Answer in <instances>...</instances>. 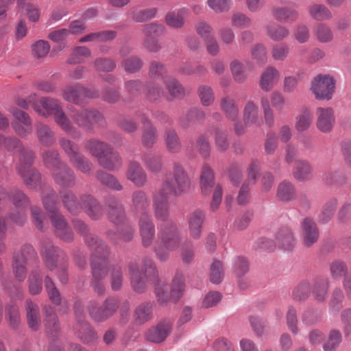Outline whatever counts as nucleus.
<instances>
[{"label":"nucleus","mask_w":351,"mask_h":351,"mask_svg":"<svg viewBox=\"0 0 351 351\" xmlns=\"http://www.w3.org/2000/svg\"><path fill=\"white\" fill-rule=\"evenodd\" d=\"M108 215L110 221L114 224L121 223L125 219V210L123 205L115 198L108 201Z\"/></svg>","instance_id":"58836bf2"},{"label":"nucleus","mask_w":351,"mask_h":351,"mask_svg":"<svg viewBox=\"0 0 351 351\" xmlns=\"http://www.w3.org/2000/svg\"><path fill=\"white\" fill-rule=\"evenodd\" d=\"M49 217L58 237L65 241L73 240V233L64 217L60 212L50 215Z\"/></svg>","instance_id":"412c9836"},{"label":"nucleus","mask_w":351,"mask_h":351,"mask_svg":"<svg viewBox=\"0 0 351 351\" xmlns=\"http://www.w3.org/2000/svg\"><path fill=\"white\" fill-rule=\"evenodd\" d=\"M40 253L46 267L50 271H53L57 267L56 263L58 258L63 254L62 252L54 247L49 241L43 242Z\"/></svg>","instance_id":"b1692460"},{"label":"nucleus","mask_w":351,"mask_h":351,"mask_svg":"<svg viewBox=\"0 0 351 351\" xmlns=\"http://www.w3.org/2000/svg\"><path fill=\"white\" fill-rule=\"evenodd\" d=\"M313 120V115L309 109L305 108L302 110L296 117L295 130L300 132L307 130L310 128Z\"/></svg>","instance_id":"864d4df0"},{"label":"nucleus","mask_w":351,"mask_h":351,"mask_svg":"<svg viewBox=\"0 0 351 351\" xmlns=\"http://www.w3.org/2000/svg\"><path fill=\"white\" fill-rule=\"evenodd\" d=\"M136 119L143 125L142 143L145 147L150 148L157 141V130L143 113L139 112L136 114Z\"/></svg>","instance_id":"6ab92c4d"},{"label":"nucleus","mask_w":351,"mask_h":351,"mask_svg":"<svg viewBox=\"0 0 351 351\" xmlns=\"http://www.w3.org/2000/svg\"><path fill=\"white\" fill-rule=\"evenodd\" d=\"M159 243L154 245L156 258L165 262L169 258V251L177 250L181 243L180 232L177 224L173 221L161 223L158 228Z\"/></svg>","instance_id":"f03ea898"},{"label":"nucleus","mask_w":351,"mask_h":351,"mask_svg":"<svg viewBox=\"0 0 351 351\" xmlns=\"http://www.w3.org/2000/svg\"><path fill=\"white\" fill-rule=\"evenodd\" d=\"M60 196L64 206L70 213L73 215H77L81 211L82 206L77 201L76 196L71 191H62L60 192Z\"/></svg>","instance_id":"09e8293b"},{"label":"nucleus","mask_w":351,"mask_h":351,"mask_svg":"<svg viewBox=\"0 0 351 351\" xmlns=\"http://www.w3.org/2000/svg\"><path fill=\"white\" fill-rule=\"evenodd\" d=\"M337 200L335 198L328 200L323 206L322 210L319 215V221L322 223L328 222L336 209Z\"/></svg>","instance_id":"0e129e2a"},{"label":"nucleus","mask_w":351,"mask_h":351,"mask_svg":"<svg viewBox=\"0 0 351 351\" xmlns=\"http://www.w3.org/2000/svg\"><path fill=\"white\" fill-rule=\"evenodd\" d=\"M43 203L45 210L49 213V216L59 213L58 209V197L53 190H50L47 195L43 197Z\"/></svg>","instance_id":"e2e57ef3"},{"label":"nucleus","mask_w":351,"mask_h":351,"mask_svg":"<svg viewBox=\"0 0 351 351\" xmlns=\"http://www.w3.org/2000/svg\"><path fill=\"white\" fill-rule=\"evenodd\" d=\"M73 224L76 232L84 237V240L88 247L91 250L92 254L95 252L97 245L100 244L106 245L96 235L89 233L87 226L81 220L75 219L73 221Z\"/></svg>","instance_id":"bb28decb"},{"label":"nucleus","mask_w":351,"mask_h":351,"mask_svg":"<svg viewBox=\"0 0 351 351\" xmlns=\"http://www.w3.org/2000/svg\"><path fill=\"white\" fill-rule=\"evenodd\" d=\"M311 16L316 21L328 20L332 18L329 9L322 4H313L309 8Z\"/></svg>","instance_id":"bf43d9fd"},{"label":"nucleus","mask_w":351,"mask_h":351,"mask_svg":"<svg viewBox=\"0 0 351 351\" xmlns=\"http://www.w3.org/2000/svg\"><path fill=\"white\" fill-rule=\"evenodd\" d=\"M335 89V80L330 75L319 74L311 82V90L317 99H331Z\"/></svg>","instance_id":"4468645a"},{"label":"nucleus","mask_w":351,"mask_h":351,"mask_svg":"<svg viewBox=\"0 0 351 351\" xmlns=\"http://www.w3.org/2000/svg\"><path fill=\"white\" fill-rule=\"evenodd\" d=\"M126 177L128 180L138 187L145 186L147 181L146 173L141 165L136 161L130 162Z\"/></svg>","instance_id":"c756f323"},{"label":"nucleus","mask_w":351,"mask_h":351,"mask_svg":"<svg viewBox=\"0 0 351 351\" xmlns=\"http://www.w3.org/2000/svg\"><path fill=\"white\" fill-rule=\"evenodd\" d=\"M191 187V180L184 168L179 163H174L172 171L165 174L159 189L178 197L189 193Z\"/></svg>","instance_id":"20e7f679"},{"label":"nucleus","mask_w":351,"mask_h":351,"mask_svg":"<svg viewBox=\"0 0 351 351\" xmlns=\"http://www.w3.org/2000/svg\"><path fill=\"white\" fill-rule=\"evenodd\" d=\"M36 252L30 245H24L20 252H14L12 256V272L19 282L23 281L27 275V260L35 256Z\"/></svg>","instance_id":"2eb2a0df"},{"label":"nucleus","mask_w":351,"mask_h":351,"mask_svg":"<svg viewBox=\"0 0 351 351\" xmlns=\"http://www.w3.org/2000/svg\"><path fill=\"white\" fill-rule=\"evenodd\" d=\"M274 18L280 22L293 23L299 19L298 10L288 7L275 6L271 10Z\"/></svg>","instance_id":"473e14b6"},{"label":"nucleus","mask_w":351,"mask_h":351,"mask_svg":"<svg viewBox=\"0 0 351 351\" xmlns=\"http://www.w3.org/2000/svg\"><path fill=\"white\" fill-rule=\"evenodd\" d=\"M53 119L56 123L66 134L73 137L75 136L77 130L64 112L62 107L59 108V110L53 115Z\"/></svg>","instance_id":"49530a36"},{"label":"nucleus","mask_w":351,"mask_h":351,"mask_svg":"<svg viewBox=\"0 0 351 351\" xmlns=\"http://www.w3.org/2000/svg\"><path fill=\"white\" fill-rule=\"evenodd\" d=\"M85 212L92 219H98L103 215V209L99 203L90 195H84L81 198Z\"/></svg>","instance_id":"ea45409f"},{"label":"nucleus","mask_w":351,"mask_h":351,"mask_svg":"<svg viewBox=\"0 0 351 351\" xmlns=\"http://www.w3.org/2000/svg\"><path fill=\"white\" fill-rule=\"evenodd\" d=\"M277 245L286 250H291L295 245V241L291 231L287 228H282L276 235Z\"/></svg>","instance_id":"8fccbe9b"},{"label":"nucleus","mask_w":351,"mask_h":351,"mask_svg":"<svg viewBox=\"0 0 351 351\" xmlns=\"http://www.w3.org/2000/svg\"><path fill=\"white\" fill-rule=\"evenodd\" d=\"M163 83L169 97V99H180L185 96L186 90L184 87L175 77L172 76H167L164 78Z\"/></svg>","instance_id":"72a5a7b5"},{"label":"nucleus","mask_w":351,"mask_h":351,"mask_svg":"<svg viewBox=\"0 0 351 351\" xmlns=\"http://www.w3.org/2000/svg\"><path fill=\"white\" fill-rule=\"evenodd\" d=\"M9 198L14 208L10 212L8 217L14 223L23 226L27 219L25 210L29 204V198L18 189L10 191Z\"/></svg>","instance_id":"9b49d317"},{"label":"nucleus","mask_w":351,"mask_h":351,"mask_svg":"<svg viewBox=\"0 0 351 351\" xmlns=\"http://www.w3.org/2000/svg\"><path fill=\"white\" fill-rule=\"evenodd\" d=\"M252 65L249 60L241 62L234 60L230 63V70L232 77L237 83H243L247 78V69H250Z\"/></svg>","instance_id":"7c9ffc66"},{"label":"nucleus","mask_w":351,"mask_h":351,"mask_svg":"<svg viewBox=\"0 0 351 351\" xmlns=\"http://www.w3.org/2000/svg\"><path fill=\"white\" fill-rule=\"evenodd\" d=\"M243 121L245 127H259L263 123L259 115L258 106L252 101H248L243 108Z\"/></svg>","instance_id":"cd10ccee"},{"label":"nucleus","mask_w":351,"mask_h":351,"mask_svg":"<svg viewBox=\"0 0 351 351\" xmlns=\"http://www.w3.org/2000/svg\"><path fill=\"white\" fill-rule=\"evenodd\" d=\"M98 96V92L89 90L80 84H68L62 89V98L78 106L85 104L87 99Z\"/></svg>","instance_id":"f8f14e48"},{"label":"nucleus","mask_w":351,"mask_h":351,"mask_svg":"<svg viewBox=\"0 0 351 351\" xmlns=\"http://www.w3.org/2000/svg\"><path fill=\"white\" fill-rule=\"evenodd\" d=\"M45 314L44 326L45 331L49 338L53 339L60 333V326L57 315L53 307L45 305L43 308Z\"/></svg>","instance_id":"aec40b11"},{"label":"nucleus","mask_w":351,"mask_h":351,"mask_svg":"<svg viewBox=\"0 0 351 351\" xmlns=\"http://www.w3.org/2000/svg\"><path fill=\"white\" fill-rule=\"evenodd\" d=\"M266 30L268 36L274 41H282L289 35L287 27L276 23L267 25Z\"/></svg>","instance_id":"6e6d98bb"},{"label":"nucleus","mask_w":351,"mask_h":351,"mask_svg":"<svg viewBox=\"0 0 351 351\" xmlns=\"http://www.w3.org/2000/svg\"><path fill=\"white\" fill-rule=\"evenodd\" d=\"M280 79V73L273 66L267 67L261 75L260 85L265 91H269Z\"/></svg>","instance_id":"a19ab883"},{"label":"nucleus","mask_w":351,"mask_h":351,"mask_svg":"<svg viewBox=\"0 0 351 351\" xmlns=\"http://www.w3.org/2000/svg\"><path fill=\"white\" fill-rule=\"evenodd\" d=\"M25 310L28 326L34 331L38 330L40 326V311L38 305L32 300H27Z\"/></svg>","instance_id":"4c0bfd02"},{"label":"nucleus","mask_w":351,"mask_h":351,"mask_svg":"<svg viewBox=\"0 0 351 351\" xmlns=\"http://www.w3.org/2000/svg\"><path fill=\"white\" fill-rule=\"evenodd\" d=\"M85 148L97 158L98 162L102 157L109 154L112 149V147L109 144L95 138L87 141Z\"/></svg>","instance_id":"e433bc0d"},{"label":"nucleus","mask_w":351,"mask_h":351,"mask_svg":"<svg viewBox=\"0 0 351 351\" xmlns=\"http://www.w3.org/2000/svg\"><path fill=\"white\" fill-rule=\"evenodd\" d=\"M153 303L145 302L138 305L134 311L133 318L136 324L141 325L153 317Z\"/></svg>","instance_id":"f704fd0d"},{"label":"nucleus","mask_w":351,"mask_h":351,"mask_svg":"<svg viewBox=\"0 0 351 351\" xmlns=\"http://www.w3.org/2000/svg\"><path fill=\"white\" fill-rule=\"evenodd\" d=\"M215 145L220 152L226 151L230 145L228 134L226 130L219 128L214 129Z\"/></svg>","instance_id":"680f3d73"},{"label":"nucleus","mask_w":351,"mask_h":351,"mask_svg":"<svg viewBox=\"0 0 351 351\" xmlns=\"http://www.w3.org/2000/svg\"><path fill=\"white\" fill-rule=\"evenodd\" d=\"M91 56V51L83 46L77 47L73 49L71 57L67 62L69 64H80L84 62L85 58Z\"/></svg>","instance_id":"338daca9"},{"label":"nucleus","mask_w":351,"mask_h":351,"mask_svg":"<svg viewBox=\"0 0 351 351\" xmlns=\"http://www.w3.org/2000/svg\"><path fill=\"white\" fill-rule=\"evenodd\" d=\"M186 8H181L168 12L165 17L166 24L173 29H180L184 25V16L186 14Z\"/></svg>","instance_id":"c03bdc74"},{"label":"nucleus","mask_w":351,"mask_h":351,"mask_svg":"<svg viewBox=\"0 0 351 351\" xmlns=\"http://www.w3.org/2000/svg\"><path fill=\"white\" fill-rule=\"evenodd\" d=\"M59 143L64 152L69 158L71 162L80 171L88 173L91 169L90 163L79 152L78 145L64 137L59 139Z\"/></svg>","instance_id":"ddd939ff"},{"label":"nucleus","mask_w":351,"mask_h":351,"mask_svg":"<svg viewBox=\"0 0 351 351\" xmlns=\"http://www.w3.org/2000/svg\"><path fill=\"white\" fill-rule=\"evenodd\" d=\"M45 287L49 300L56 306L61 304L62 298L58 289L56 288L52 279L47 276L44 280Z\"/></svg>","instance_id":"052dcab7"},{"label":"nucleus","mask_w":351,"mask_h":351,"mask_svg":"<svg viewBox=\"0 0 351 351\" xmlns=\"http://www.w3.org/2000/svg\"><path fill=\"white\" fill-rule=\"evenodd\" d=\"M200 189L204 196H208L213 191L210 209L217 210L221 202L223 189L220 184L215 185L214 171L207 164L204 165L201 170Z\"/></svg>","instance_id":"423d86ee"},{"label":"nucleus","mask_w":351,"mask_h":351,"mask_svg":"<svg viewBox=\"0 0 351 351\" xmlns=\"http://www.w3.org/2000/svg\"><path fill=\"white\" fill-rule=\"evenodd\" d=\"M52 176L58 185L69 188L75 184V177L73 171L66 164L60 167L59 170L52 172Z\"/></svg>","instance_id":"c85d7f7f"},{"label":"nucleus","mask_w":351,"mask_h":351,"mask_svg":"<svg viewBox=\"0 0 351 351\" xmlns=\"http://www.w3.org/2000/svg\"><path fill=\"white\" fill-rule=\"evenodd\" d=\"M205 217V213L200 209H195L189 213L187 216L189 231L193 239H200Z\"/></svg>","instance_id":"5701e85b"},{"label":"nucleus","mask_w":351,"mask_h":351,"mask_svg":"<svg viewBox=\"0 0 351 351\" xmlns=\"http://www.w3.org/2000/svg\"><path fill=\"white\" fill-rule=\"evenodd\" d=\"M29 102L32 103L34 110L44 117H48L51 114L54 115L59 108H62L61 102L58 99L52 97H42L37 100L35 94L29 96Z\"/></svg>","instance_id":"dca6fc26"},{"label":"nucleus","mask_w":351,"mask_h":351,"mask_svg":"<svg viewBox=\"0 0 351 351\" xmlns=\"http://www.w3.org/2000/svg\"><path fill=\"white\" fill-rule=\"evenodd\" d=\"M99 163L104 168L112 171L119 169L122 165V160L119 154L112 147L110 153L102 157Z\"/></svg>","instance_id":"3c124183"},{"label":"nucleus","mask_w":351,"mask_h":351,"mask_svg":"<svg viewBox=\"0 0 351 351\" xmlns=\"http://www.w3.org/2000/svg\"><path fill=\"white\" fill-rule=\"evenodd\" d=\"M97 178L102 184L112 190L119 191L123 189L122 185L114 176L103 171H97Z\"/></svg>","instance_id":"13d9d810"},{"label":"nucleus","mask_w":351,"mask_h":351,"mask_svg":"<svg viewBox=\"0 0 351 351\" xmlns=\"http://www.w3.org/2000/svg\"><path fill=\"white\" fill-rule=\"evenodd\" d=\"M302 235L305 246L311 247L319 238V230L315 222L309 217H306L301 223Z\"/></svg>","instance_id":"393cba45"},{"label":"nucleus","mask_w":351,"mask_h":351,"mask_svg":"<svg viewBox=\"0 0 351 351\" xmlns=\"http://www.w3.org/2000/svg\"><path fill=\"white\" fill-rule=\"evenodd\" d=\"M171 330V324L167 321L158 323L155 327L147 330L145 339L151 342L159 343L165 340Z\"/></svg>","instance_id":"a878e982"},{"label":"nucleus","mask_w":351,"mask_h":351,"mask_svg":"<svg viewBox=\"0 0 351 351\" xmlns=\"http://www.w3.org/2000/svg\"><path fill=\"white\" fill-rule=\"evenodd\" d=\"M165 138L166 147L169 152L178 153L181 150V141L175 130L171 128L166 130Z\"/></svg>","instance_id":"603ef678"},{"label":"nucleus","mask_w":351,"mask_h":351,"mask_svg":"<svg viewBox=\"0 0 351 351\" xmlns=\"http://www.w3.org/2000/svg\"><path fill=\"white\" fill-rule=\"evenodd\" d=\"M292 174L298 182H307L313 178V169L310 162L306 160H298L295 162Z\"/></svg>","instance_id":"2f4dec72"},{"label":"nucleus","mask_w":351,"mask_h":351,"mask_svg":"<svg viewBox=\"0 0 351 351\" xmlns=\"http://www.w3.org/2000/svg\"><path fill=\"white\" fill-rule=\"evenodd\" d=\"M149 200L147 194L143 191H136L132 195L131 208L136 213L147 214L149 208Z\"/></svg>","instance_id":"c9c22d12"},{"label":"nucleus","mask_w":351,"mask_h":351,"mask_svg":"<svg viewBox=\"0 0 351 351\" xmlns=\"http://www.w3.org/2000/svg\"><path fill=\"white\" fill-rule=\"evenodd\" d=\"M316 117V127L321 132L328 134L332 132L335 124V112L332 108H317Z\"/></svg>","instance_id":"a211bd4d"},{"label":"nucleus","mask_w":351,"mask_h":351,"mask_svg":"<svg viewBox=\"0 0 351 351\" xmlns=\"http://www.w3.org/2000/svg\"><path fill=\"white\" fill-rule=\"evenodd\" d=\"M42 158L45 166L52 171V172L59 170L64 163L62 162L60 154L57 150L48 149L42 154Z\"/></svg>","instance_id":"37998d69"},{"label":"nucleus","mask_w":351,"mask_h":351,"mask_svg":"<svg viewBox=\"0 0 351 351\" xmlns=\"http://www.w3.org/2000/svg\"><path fill=\"white\" fill-rule=\"evenodd\" d=\"M74 311L77 319L74 326L75 335L84 343L94 342L97 339V336L88 322L84 319L85 313L83 311V305L81 300L78 299L75 300Z\"/></svg>","instance_id":"1a4fd4ad"},{"label":"nucleus","mask_w":351,"mask_h":351,"mask_svg":"<svg viewBox=\"0 0 351 351\" xmlns=\"http://www.w3.org/2000/svg\"><path fill=\"white\" fill-rule=\"evenodd\" d=\"M276 197L281 202H290L296 197L294 185L289 181L284 180L277 188Z\"/></svg>","instance_id":"de8ad7c7"},{"label":"nucleus","mask_w":351,"mask_h":351,"mask_svg":"<svg viewBox=\"0 0 351 351\" xmlns=\"http://www.w3.org/2000/svg\"><path fill=\"white\" fill-rule=\"evenodd\" d=\"M70 117L76 125L89 132H93L95 125L104 127L106 125L104 116L95 108L77 110L71 108Z\"/></svg>","instance_id":"0eeeda50"},{"label":"nucleus","mask_w":351,"mask_h":351,"mask_svg":"<svg viewBox=\"0 0 351 351\" xmlns=\"http://www.w3.org/2000/svg\"><path fill=\"white\" fill-rule=\"evenodd\" d=\"M329 282L327 279L317 280L313 287V294L315 298L319 301H324L328 292Z\"/></svg>","instance_id":"774afa93"},{"label":"nucleus","mask_w":351,"mask_h":351,"mask_svg":"<svg viewBox=\"0 0 351 351\" xmlns=\"http://www.w3.org/2000/svg\"><path fill=\"white\" fill-rule=\"evenodd\" d=\"M184 276L182 273L177 272L172 282L170 297L167 292V285L158 280L155 293L160 304H166L170 299H172L174 302L178 301L182 297L184 291Z\"/></svg>","instance_id":"6e6552de"},{"label":"nucleus","mask_w":351,"mask_h":351,"mask_svg":"<svg viewBox=\"0 0 351 351\" xmlns=\"http://www.w3.org/2000/svg\"><path fill=\"white\" fill-rule=\"evenodd\" d=\"M94 249L90 257L93 275L90 286L97 295H103L106 292L104 280L108 274L110 252L107 245L102 243Z\"/></svg>","instance_id":"7ed1b4c3"},{"label":"nucleus","mask_w":351,"mask_h":351,"mask_svg":"<svg viewBox=\"0 0 351 351\" xmlns=\"http://www.w3.org/2000/svg\"><path fill=\"white\" fill-rule=\"evenodd\" d=\"M138 227L143 245L145 247L151 246L155 239V226L148 214L141 216Z\"/></svg>","instance_id":"4be33fe9"},{"label":"nucleus","mask_w":351,"mask_h":351,"mask_svg":"<svg viewBox=\"0 0 351 351\" xmlns=\"http://www.w3.org/2000/svg\"><path fill=\"white\" fill-rule=\"evenodd\" d=\"M5 318L9 326L13 329L17 328L21 323L19 308L12 301L5 306Z\"/></svg>","instance_id":"4d7b16f0"},{"label":"nucleus","mask_w":351,"mask_h":351,"mask_svg":"<svg viewBox=\"0 0 351 351\" xmlns=\"http://www.w3.org/2000/svg\"><path fill=\"white\" fill-rule=\"evenodd\" d=\"M29 291L32 295H38L41 293L42 276L38 271H32L28 278Z\"/></svg>","instance_id":"69168bd1"},{"label":"nucleus","mask_w":351,"mask_h":351,"mask_svg":"<svg viewBox=\"0 0 351 351\" xmlns=\"http://www.w3.org/2000/svg\"><path fill=\"white\" fill-rule=\"evenodd\" d=\"M171 195L158 189L152 195L153 209L156 219L168 221L170 215L169 197Z\"/></svg>","instance_id":"f3484780"},{"label":"nucleus","mask_w":351,"mask_h":351,"mask_svg":"<svg viewBox=\"0 0 351 351\" xmlns=\"http://www.w3.org/2000/svg\"><path fill=\"white\" fill-rule=\"evenodd\" d=\"M131 285L138 293H143L147 288L149 280L157 278L158 271L153 260L144 256L141 263H131L129 265Z\"/></svg>","instance_id":"39448f33"},{"label":"nucleus","mask_w":351,"mask_h":351,"mask_svg":"<svg viewBox=\"0 0 351 351\" xmlns=\"http://www.w3.org/2000/svg\"><path fill=\"white\" fill-rule=\"evenodd\" d=\"M119 306L117 298L108 297L100 306L95 300L89 302L87 311L90 317L95 322H103L112 317Z\"/></svg>","instance_id":"9d476101"},{"label":"nucleus","mask_w":351,"mask_h":351,"mask_svg":"<svg viewBox=\"0 0 351 351\" xmlns=\"http://www.w3.org/2000/svg\"><path fill=\"white\" fill-rule=\"evenodd\" d=\"M36 134L38 141L45 147H51L55 144L56 138L51 128L45 124L36 125Z\"/></svg>","instance_id":"79ce46f5"},{"label":"nucleus","mask_w":351,"mask_h":351,"mask_svg":"<svg viewBox=\"0 0 351 351\" xmlns=\"http://www.w3.org/2000/svg\"><path fill=\"white\" fill-rule=\"evenodd\" d=\"M5 149L16 150L21 154L19 164L17 167L19 173L23 178L25 184L36 189L41 183V175L32 167L35 154L32 149L25 148L16 138H8Z\"/></svg>","instance_id":"f257e3e1"},{"label":"nucleus","mask_w":351,"mask_h":351,"mask_svg":"<svg viewBox=\"0 0 351 351\" xmlns=\"http://www.w3.org/2000/svg\"><path fill=\"white\" fill-rule=\"evenodd\" d=\"M142 160L147 169L154 173H158L162 170V158L160 156L154 154H146Z\"/></svg>","instance_id":"5fc2aeb1"},{"label":"nucleus","mask_w":351,"mask_h":351,"mask_svg":"<svg viewBox=\"0 0 351 351\" xmlns=\"http://www.w3.org/2000/svg\"><path fill=\"white\" fill-rule=\"evenodd\" d=\"M221 110L226 119L231 121H235L239 116V110L236 101L229 97H224L221 99Z\"/></svg>","instance_id":"a18cd8bd"}]
</instances>
